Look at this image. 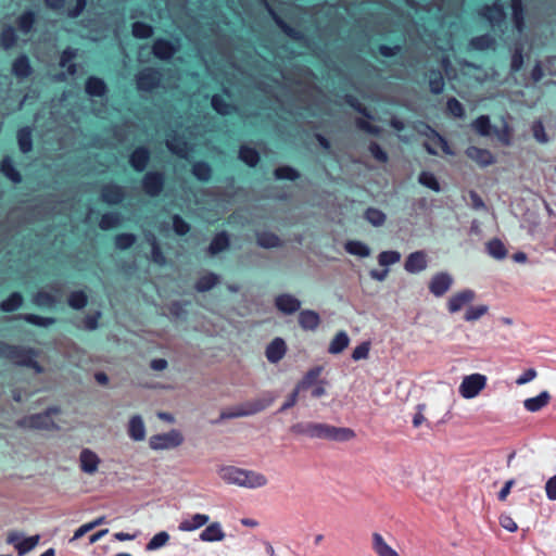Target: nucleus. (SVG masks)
Here are the masks:
<instances>
[{"mask_svg": "<svg viewBox=\"0 0 556 556\" xmlns=\"http://www.w3.org/2000/svg\"><path fill=\"white\" fill-rule=\"evenodd\" d=\"M290 431L295 435H303L308 439L327 440L331 442H349L356 434L348 427H336L326 422L300 421L290 427Z\"/></svg>", "mask_w": 556, "mask_h": 556, "instance_id": "nucleus-1", "label": "nucleus"}, {"mask_svg": "<svg viewBox=\"0 0 556 556\" xmlns=\"http://www.w3.org/2000/svg\"><path fill=\"white\" fill-rule=\"evenodd\" d=\"M59 414V408L50 407L42 413L25 416L18 421V426L25 429L56 430L58 426L52 419Z\"/></svg>", "mask_w": 556, "mask_h": 556, "instance_id": "nucleus-2", "label": "nucleus"}, {"mask_svg": "<svg viewBox=\"0 0 556 556\" xmlns=\"http://www.w3.org/2000/svg\"><path fill=\"white\" fill-rule=\"evenodd\" d=\"M486 386V377L481 374L465 376L458 388L462 397L469 400L476 397Z\"/></svg>", "mask_w": 556, "mask_h": 556, "instance_id": "nucleus-3", "label": "nucleus"}, {"mask_svg": "<svg viewBox=\"0 0 556 556\" xmlns=\"http://www.w3.org/2000/svg\"><path fill=\"white\" fill-rule=\"evenodd\" d=\"M37 353L33 349L12 345L11 353L8 359L14 364L35 369L36 372H41V366L36 362Z\"/></svg>", "mask_w": 556, "mask_h": 556, "instance_id": "nucleus-4", "label": "nucleus"}, {"mask_svg": "<svg viewBox=\"0 0 556 556\" xmlns=\"http://www.w3.org/2000/svg\"><path fill=\"white\" fill-rule=\"evenodd\" d=\"M184 441L178 430H170L166 433L155 434L149 439V445L152 450H169L179 446Z\"/></svg>", "mask_w": 556, "mask_h": 556, "instance_id": "nucleus-5", "label": "nucleus"}, {"mask_svg": "<svg viewBox=\"0 0 556 556\" xmlns=\"http://www.w3.org/2000/svg\"><path fill=\"white\" fill-rule=\"evenodd\" d=\"M39 540L40 536L38 534L25 538L23 533L17 531H11L7 536V543L12 544L20 556H23L34 549Z\"/></svg>", "mask_w": 556, "mask_h": 556, "instance_id": "nucleus-6", "label": "nucleus"}, {"mask_svg": "<svg viewBox=\"0 0 556 556\" xmlns=\"http://www.w3.org/2000/svg\"><path fill=\"white\" fill-rule=\"evenodd\" d=\"M454 278L447 271L434 274L429 281V291L437 298L443 296L453 286Z\"/></svg>", "mask_w": 556, "mask_h": 556, "instance_id": "nucleus-7", "label": "nucleus"}, {"mask_svg": "<svg viewBox=\"0 0 556 556\" xmlns=\"http://www.w3.org/2000/svg\"><path fill=\"white\" fill-rule=\"evenodd\" d=\"M276 400V395L271 392H267L257 399L245 402L240 406L243 410L244 416L257 414L268 406H270Z\"/></svg>", "mask_w": 556, "mask_h": 556, "instance_id": "nucleus-8", "label": "nucleus"}, {"mask_svg": "<svg viewBox=\"0 0 556 556\" xmlns=\"http://www.w3.org/2000/svg\"><path fill=\"white\" fill-rule=\"evenodd\" d=\"M275 307L285 315H292L301 308V301L291 293H281L275 298Z\"/></svg>", "mask_w": 556, "mask_h": 556, "instance_id": "nucleus-9", "label": "nucleus"}, {"mask_svg": "<svg viewBox=\"0 0 556 556\" xmlns=\"http://www.w3.org/2000/svg\"><path fill=\"white\" fill-rule=\"evenodd\" d=\"M476 298V293L471 289H464L453 294L447 301L448 312L454 314L459 312L467 304L472 302Z\"/></svg>", "mask_w": 556, "mask_h": 556, "instance_id": "nucleus-10", "label": "nucleus"}, {"mask_svg": "<svg viewBox=\"0 0 556 556\" xmlns=\"http://www.w3.org/2000/svg\"><path fill=\"white\" fill-rule=\"evenodd\" d=\"M161 75L156 70L144 68L137 75L139 90L150 91L160 83Z\"/></svg>", "mask_w": 556, "mask_h": 556, "instance_id": "nucleus-11", "label": "nucleus"}, {"mask_svg": "<svg viewBox=\"0 0 556 556\" xmlns=\"http://www.w3.org/2000/svg\"><path fill=\"white\" fill-rule=\"evenodd\" d=\"M210 520V517L205 514H193L189 515L181 519L178 525V530L181 532H193L203 526H205Z\"/></svg>", "mask_w": 556, "mask_h": 556, "instance_id": "nucleus-12", "label": "nucleus"}, {"mask_svg": "<svg viewBox=\"0 0 556 556\" xmlns=\"http://www.w3.org/2000/svg\"><path fill=\"white\" fill-rule=\"evenodd\" d=\"M267 483L268 479L262 472L244 469L240 488L260 489L266 486Z\"/></svg>", "mask_w": 556, "mask_h": 556, "instance_id": "nucleus-13", "label": "nucleus"}, {"mask_svg": "<svg viewBox=\"0 0 556 556\" xmlns=\"http://www.w3.org/2000/svg\"><path fill=\"white\" fill-rule=\"evenodd\" d=\"M407 273L417 274L427 268V255L424 251L410 253L404 264Z\"/></svg>", "mask_w": 556, "mask_h": 556, "instance_id": "nucleus-14", "label": "nucleus"}, {"mask_svg": "<svg viewBox=\"0 0 556 556\" xmlns=\"http://www.w3.org/2000/svg\"><path fill=\"white\" fill-rule=\"evenodd\" d=\"M80 469L88 473L93 475L99 467L100 458L98 455L89 448H85L79 455Z\"/></svg>", "mask_w": 556, "mask_h": 556, "instance_id": "nucleus-15", "label": "nucleus"}, {"mask_svg": "<svg viewBox=\"0 0 556 556\" xmlns=\"http://www.w3.org/2000/svg\"><path fill=\"white\" fill-rule=\"evenodd\" d=\"M243 470H244L243 468L228 465V466H222L217 472H218L219 478L224 482H226L228 484H233V485L240 486L241 481H242Z\"/></svg>", "mask_w": 556, "mask_h": 556, "instance_id": "nucleus-16", "label": "nucleus"}, {"mask_svg": "<svg viewBox=\"0 0 556 556\" xmlns=\"http://www.w3.org/2000/svg\"><path fill=\"white\" fill-rule=\"evenodd\" d=\"M127 434L131 440L137 442L146 439V426L140 415H135L129 419Z\"/></svg>", "mask_w": 556, "mask_h": 556, "instance_id": "nucleus-17", "label": "nucleus"}, {"mask_svg": "<svg viewBox=\"0 0 556 556\" xmlns=\"http://www.w3.org/2000/svg\"><path fill=\"white\" fill-rule=\"evenodd\" d=\"M226 534L219 522L214 521L202 530L200 533V540L206 543L220 542L225 539Z\"/></svg>", "mask_w": 556, "mask_h": 556, "instance_id": "nucleus-18", "label": "nucleus"}, {"mask_svg": "<svg viewBox=\"0 0 556 556\" xmlns=\"http://www.w3.org/2000/svg\"><path fill=\"white\" fill-rule=\"evenodd\" d=\"M163 188V176L157 173H148L143 178L144 191L154 197L157 195Z\"/></svg>", "mask_w": 556, "mask_h": 556, "instance_id": "nucleus-19", "label": "nucleus"}, {"mask_svg": "<svg viewBox=\"0 0 556 556\" xmlns=\"http://www.w3.org/2000/svg\"><path fill=\"white\" fill-rule=\"evenodd\" d=\"M299 325L304 330L314 331L320 324L319 315L312 309H304L299 314Z\"/></svg>", "mask_w": 556, "mask_h": 556, "instance_id": "nucleus-20", "label": "nucleus"}, {"mask_svg": "<svg viewBox=\"0 0 556 556\" xmlns=\"http://www.w3.org/2000/svg\"><path fill=\"white\" fill-rule=\"evenodd\" d=\"M466 155L469 159L477 162L478 164H480L481 166H488L494 162V157L489 150L477 148V147L467 148Z\"/></svg>", "mask_w": 556, "mask_h": 556, "instance_id": "nucleus-21", "label": "nucleus"}, {"mask_svg": "<svg viewBox=\"0 0 556 556\" xmlns=\"http://www.w3.org/2000/svg\"><path fill=\"white\" fill-rule=\"evenodd\" d=\"M286 354L285 341L280 338L274 339L266 349V357L270 363L279 362Z\"/></svg>", "mask_w": 556, "mask_h": 556, "instance_id": "nucleus-22", "label": "nucleus"}, {"mask_svg": "<svg viewBox=\"0 0 556 556\" xmlns=\"http://www.w3.org/2000/svg\"><path fill=\"white\" fill-rule=\"evenodd\" d=\"M482 16H484L493 27L500 26V24L505 18V13L502 5L494 3L492 7H484L482 12Z\"/></svg>", "mask_w": 556, "mask_h": 556, "instance_id": "nucleus-23", "label": "nucleus"}, {"mask_svg": "<svg viewBox=\"0 0 556 556\" xmlns=\"http://www.w3.org/2000/svg\"><path fill=\"white\" fill-rule=\"evenodd\" d=\"M372 549L378 556H400L382 538L380 533H372Z\"/></svg>", "mask_w": 556, "mask_h": 556, "instance_id": "nucleus-24", "label": "nucleus"}, {"mask_svg": "<svg viewBox=\"0 0 556 556\" xmlns=\"http://www.w3.org/2000/svg\"><path fill=\"white\" fill-rule=\"evenodd\" d=\"M255 237L257 244L264 249L279 248L282 245L281 239L270 231H257Z\"/></svg>", "mask_w": 556, "mask_h": 556, "instance_id": "nucleus-25", "label": "nucleus"}, {"mask_svg": "<svg viewBox=\"0 0 556 556\" xmlns=\"http://www.w3.org/2000/svg\"><path fill=\"white\" fill-rule=\"evenodd\" d=\"M167 148L180 157H188L190 148L186 140L177 136H170L166 140Z\"/></svg>", "mask_w": 556, "mask_h": 556, "instance_id": "nucleus-26", "label": "nucleus"}, {"mask_svg": "<svg viewBox=\"0 0 556 556\" xmlns=\"http://www.w3.org/2000/svg\"><path fill=\"white\" fill-rule=\"evenodd\" d=\"M549 400V393L547 391H543L535 397L527 399L523 402V406L528 412L534 413L545 407L548 404Z\"/></svg>", "mask_w": 556, "mask_h": 556, "instance_id": "nucleus-27", "label": "nucleus"}, {"mask_svg": "<svg viewBox=\"0 0 556 556\" xmlns=\"http://www.w3.org/2000/svg\"><path fill=\"white\" fill-rule=\"evenodd\" d=\"M175 52L176 48L167 40L157 39L153 45V53L162 60L172 58Z\"/></svg>", "mask_w": 556, "mask_h": 556, "instance_id": "nucleus-28", "label": "nucleus"}, {"mask_svg": "<svg viewBox=\"0 0 556 556\" xmlns=\"http://www.w3.org/2000/svg\"><path fill=\"white\" fill-rule=\"evenodd\" d=\"M31 66L26 55L17 58L12 65V72L17 78H26L31 74Z\"/></svg>", "mask_w": 556, "mask_h": 556, "instance_id": "nucleus-29", "label": "nucleus"}, {"mask_svg": "<svg viewBox=\"0 0 556 556\" xmlns=\"http://www.w3.org/2000/svg\"><path fill=\"white\" fill-rule=\"evenodd\" d=\"M102 200L109 204H116L123 199V190L115 185L104 186L101 193Z\"/></svg>", "mask_w": 556, "mask_h": 556, "instance_id": "nucleus-30", "label": "nucleus"}, {"mask_svg": "<svg viewBox=\"0 0 556 556\" xmlns=\"http://www.w3.org/2000/svg\"><path fill=\"white\" fill-rule=\"evenodd\" d=\"M219 280L220 278L218 275L214 273H206L198 279L195 290L199 292L210 291L219 282Z\"/></svg>", "mask_w": 556, "mask_h": 556, "instance_id": "nucleus-31", "label": "nucleus"}, {"mask_svg": "<svg viewBox=\"0 0 556 556\" xmlns=\"http://www.w3.org/2000/svg\"><path fill=\"white\" fill-rule=\"evenodd\" d=\"M228 247H229V237L225 231H222L213 238V240L208 247V253L211 255H216V254L225 251L226 249H228Z\"/></svg>", "mask_w": 556, "mask_h": 556, "instance_id": "nucleus-32", "label": "nucleus"}, {"mask_svg": "<svg viewBox=\"0 0 556 556\" xmlns=\"http://www.w3.org/2000/svg\"><path fill=\"white\" fill-rule=\"evenodd\" d=\"M350 343V338L345 331L338 332L331 340L328 352L330 354L341 353Z\"/></svg>", "mask_w": 556, "mask_h": 556, "instance_id": "nucleus-33", "label": "nucleus"}, {"mask_svg": "<svg viewBox=\"0 0 556 556\" xmlns=\"http://www.w3.org/2000/svg\"><path fill=\"white\" fill-rule=\"evenodd\" d=\"M149 161V152L144 148L136 149L130 156V164L136 170H143Z\"/></svg>", "mask_w": 556, "mask_h": 556, "instance_id": "nucleus-34", "label": "nucleus"}, {"mask_svg": "<svg viewBox=\"0 0 556 556\" xmlns=\"http://www.w3.org/2000/svg\"><path fill=\"white\" fill-rule=\"evenodd\" d=\"M348 253L359 257H367L370 255V248L362 241L351 240L344 244Z\"/></svg>", "mask_w": 556, "mask_h": 556, "instance_id": "nucleus-35", "label": "nucleus"}, {"mask_svg": "<svg viewBox=\"0 0 556 556\" xmlns=\"http://www.w3.org/2000/svg\"><path fill=\"white\" fill-rule=\"evenodd\" d=\"M486 252L496 260H503L507 255V250L500 239H492L486 243Z\"/></svg>", "mask_w": 556, "mask_h": 556, "instance_id": "nucleus-36", "label": "nucleus"}, {"mask_svg": "<svg viewBox=\"0 0 556 556\" xmlns=\"http://www.w3.org/2000/svg\"><path fill=\"white\" fill-rule=\"evenodd\" d=\"M510 7L515 27L519 33H521L525 26L522 2L521 0H511Z\"/></svg>", "mask_w": 556, "mask_h": 556, "instance_id": "nucleus-37", "label": "nucleus"}, {"mask_svg": "<svg viewBox=\"0 0 556 556\" xmlns=\"http://www.w3.org/2000/svg\"><path fill=\"white\" fill-rule=\"evenodd\" d=\"M86 92L92 97H100L105 92V84L103 80L90 77L86 84Z\"/></svg>", "mask_w": 556, "mask_h": 556, "instance_id": "nucleus-38", "label": "nucleus"}, {"mask_svg": "<svg viewBox=\"0 0 556 556\" xmlns=\"http://www.w3.org/2000/svg\"><path fill=\"white\" fill-rule=\"evenodd\" d=\"M35 13L34 12H30V11H27L25 13H23L18 18H17V27H18V30L22 33V34H28L31 29H33V26H34V23H35Z\"/></svg>", "mask_w": 556, "mask_h": 556, "instance_id": "nucleus-39", "label": "nucleus"}, {"mask_svg": "<svg viewBox=\"0 0 556 556\" xmlns=\"http://www.w3.org/2000/svg\"><path fill=\"white\" fill-rule=\"evenodd\" d=\"M23 303V296L18 292H13L7 300L0 304L3 312H14Z\"/></svg>", "mask_w": 556, "mask_h": 556, "instance_id": "nucleus-40", "label": "nucleus"}, {"mask_svg": "<svg viewBox=\"0 0 556 556\" xmlns=\"http://www.w3.org/2000/svg\"><path fill=\"white\" fill-rule=\"evenodd\" d=\"M17 141L20 150L23 153L29 152L33 147L30 129L27 127L20 129L17 132Z\"/></svg>", "mask_w": 556, "mask_h": 556, "instance_id": "nucleus-41", "label": "nucleus"}, {"mask_svg": "<svg viewBox=\"0 0 556 556\" xmlns=\"http://www.w3.org/2000/svg\"><path fill=\"white\" fill-rule=\"evenodd\" d=\"M319 375V367L311 369L295 388H298L300 391L311 389L313 386H315V382L318 379Z\"/></svg>", "mask_w": 556, "mask_h": 556, "instance_id": "nucleus-42", "label": "nucleus"}, {"mask_svg": "<svg viewBox=\"0 0 556 556\" xmlns=\"http://www.w3.org/2000/svg\"><path fill=\"white\" fill-rule=\"evenodd\" d=\"M533 138L541 144L549 142V137L545 131V127L541 121H534L531 125Z\"/></svg>", "mask_w": 556, "mask_h": 556, "instance_id": "nucleus-43", "label": "nucleus"}, {"mask_svg": "<svg viewBox=\"0 0 556 556\" xmlns=\"http://www.w3.org/2000/svg\"><path fill=\"white\" fill-rule=\"evenodd\" d=\"M18 317L38 327H49L53 325L55 321V319L52 317H41L34 314H23L20 315Z\"/></svg>", "mask_w": 556, "mask_h": 556, "instance_id": "nucleus-44", "label": "nucleus"}, {"mask_svg": "<svg viewBox=\"0 0 556 556\" xmlns=\"http://www.w3.org/2000/svg\"><path fill=\"white\" fill-rule=\"evenodd\" d=\"M418 182L435 192L441 190L437 177L430 172H421L418 177Z\"/></svg>", "mask_w": 556, "mask_h": 556, "instance_id": "nucleus-45", "label": "nucleus"}, {"mask_svg": "<svg viewBox=\"0 0 556 556\" xmlns=\"http://www.w3.org/2000/svg\"><path fill=\"white\" fill-rule=\"evenodd\" d=\"M1 172L13 182L21 181L20 173L14 168L13 163L9 157L2 160Z\"/></svg>", "mask_w": 556, "mask_h": 556, "instance_id": "nucleus-46", "label": "nucleus"}, {"mask_svg": "<svg viewBox=\"0 0 556 556\" xmlns=\"http://www.w3.org/2000/svg\"><path fill=\"white\" fill-rule=\"evenodd\" d=\"M488 311H489V307L484 304L477 305V306H469L466 309L464 318L466 321H476L479 318H481L482 316H484L488 313Z\"/></svg>", "mask_w": 556, "mask_h": 556, "instance_id": "nucleus-47", "label": "nucleus"}, {"mask_svg": "<svg viewBox=\"0 0 556 556\" xmlns=\"http://www.w3.org/2000/svg\"><path fill=\"white\" fill-rule=\"evenodd\" d=\"M365 218L372 225V226H376V227H379V226H382L386 222V214L378 210V208H374V207H369L367 208L366 213H365Z\"/></svg>", "mask_w": 556, "mask_h": 556, "instance_id": "nucleus-48", "label": "nucleus"}, {"mask_svg": "<svg viewBox=\"0 0 556 556\" xmlns=\"http://www.w3.org/2000/svg\"><path fill=\"white\" fill-rule=\"evenodd\" d=\"M400 260L401 253L397 251H383L378 255V263L383 267L396 264Z\"/></svg>", "mask_w": 556, "mask_h": 556, "instance_id": "nucleus-49", "label": "nucleus"}, {"mask_svg": "<svg viewBox=\"0 0 556 556\" xmlns=\"http://www.w3.org/2000/svg\"><path fill=\"white\" fill-rule=\"evenodd\" d=\"M472 127L481 136H489L492 129L490 118L486 115L479 116L472 123Z\"/></svg>", "mask_w": 556, "mask_h": 556, "instance_id": "nucleus-50", "label": "nucleus"}, {"mask_svg": "<svg viewBox=\"0 0 556 556\" xmlns=\"http://www.w3.org/2000/svg\"><path fill=\"white\" fill-rule=\"evenodd\" d=\"M169 540V535L165 531L156 533L146 545L147 551H155L163 547Z\"/></svg>", "mask_w": 556, "mask_h": 556, "instance_id": "nucleus-51", "label": "nucleus"}, {"mask_svg": "<svg viewBox=\"0 0 556 556\" xmlns=\"http://www.w3.org/2000/svg\"><path fill=\"white\" fill-rule=\"evenodd\" d=\"M15 41H16V35H15L14 28L12 26H5L2 29V33L0 36L1 46L4 49H10L11 47L14 46Z\"/></svg>", "mask_w": 556, "mask_h": 556, "instance_id": "nucleus-52", "label": "nucleus"}, {"mask_svg": "<svg viewBox=\"0 0 556 556\" xmlns=\"http://www.w3.org/2000/svg\"><path fill=\"white\" fill-rule=\"evenodd\" d=\"M212 106L216 112H218L222 115H227L232 111V106L226 102L224 96H214L212 98Z\"/></svg>", "mask_w": 556, "mask_h": 556, "instance_id": "nucleus-53", "label": "nucleus"}, {"mask_svg": "<svg viewBox=\"0 0 556 556\" xmlns=\"http://www.w3.org/2000/svg\"><path fill=\"white\" fill-rule=\"evenodd\" d=\"M239 157L249 166H254L258 162L257 152L249 147H241Z\"/></svg>", "mask_w": 556, "mask_h": 556, "instance_id": "nucleus-54", "label": "nucleus"}, {"mask_svg": "<svg viewBox=\"0 0 556 556\" xmlns=\"http://www.w3.org/2000/svg\"><path fill=\"white\" fill-rule=\"evenodd\" d=\"M153 29L150 25L142 22H135L132 24V35L136 38L144 39L151 37Z\"/></svg>", "mask_w": 556, "mask_h": 556, "instance_id": "nucleus-55", "label": "nucleus"}, {"mask_svg": "<svg viewBox=\"0 0 556 556\" xmlns=\"http://www.w3.org/2000/svg\"><path fill=\"white\" fill-rule=\"evenodd\" d=\"M119 222H121V217L118 214L108 213L101 217L99 226L101 229L108 230V229L116 227L119 224Z\"/></svg>", "mask_w": 556, "mask_h": 556, "instance_id": "nucleus-56", "label": "nucleus"}, {"mask_svg": "<svg viewBox=\"0 0 556 556\" xmlns=\"http://www.w3.org/2000/svg\"><path fill=\"white\" fill-rule=\"evenodd\" d=\"M68 304L75 309H80L87 304V296L83 291H75L70 295Z\"/></svg>", "mask_w": 556, "mask_h": 556, "instance_id": "nucleus-57", "label": "nucleus"}, {"mask_svg": "<svg viewBox=\"0 0 556 556\" xmlns=\"http://www.w3.org/2000/svg\"><path fill=\"white\" fill-rule=\"evenodd\" d=\"M193 175L200 180H207L211 177V167L203 162L195 163L192 167Z\"/></svg>", "mask_w": 556, "mask_h": 556, "instance_id": "nucleus-58", "label": "nucleus"}, {"mask_svg": "<svg viewBox=\"0 0 556 556\" xmlns=\"http://www.w3.org/2000/svg\"><path fill=\"white\" fill-rule=\"evenodd\" d=\"M55 302V298L46 291H39L34 296V303L38 306H52Z\"/></svg>", "mask_w": 556, "mask_h": 556, "instance_id": "nucleus-59", "label": "nucleus"}, {"mask_svg": "<svg viewBox=\"0 0 556 556\" xmlns=\"http://www.w3.org/2000/svg\"><path fill=\"white\" fill-rule=\"evenodd\" d=\"M136 241V236L131 233H121L115 238V244L119 250L130 248Z\"/></svg>", "mask_w": 556, "mask_h": 556, "instance_id": "nucleus-60", "label": "nucleus"}, {"mask_svg": "<svg viewBox=\"0 0 556 556\" xmlns=\"http://www.w3.org/2000/svg\"><path fill=\"white\" fill-rule=\"evenodd\" d=\"M431 92L439 94L444 89V80L440 73H432L429 79Z\"/></svg>", "mask_w": 556, "mask_h": 556, "instance_id": "nucleus-61", "label": "nucleus"}, {"mask_svg": "<svg viewBox=\"0 0 556 556\" xmlns=\"http://www.w3.org/2000/svg\"><path fill=\"white\" fill-rule=\"evenodd\" d=\"M492 43L493 39L488 35L472 38L470 41L471 47L478 50L488 49Z\"/></svg>", "mask_w": 556, "mask_h": 556, "instance_id": "nucleus-62", "label": "nucleus"}, {"mask_svg": "<svg viewBox=\"0 0 556 556\" xmlns=\"http://www.w3.org/2000/svg\"><path fill=\"white\" fill-rule=\"evenodd\" d=\"M447 110L455 117H463L464 116V106L455 98H451L447 101Z\"/></svg>", "mask_w": 556, "mask_h": 556, "instance_id": "nucleus-63", "label": "nucleus"}, {"mask_svg": "<svg viewBox=\"0 0 556 556\" xmlns=\"http://www.w3.org/2000/svg\"><path fill=\"white\" fill-rule=\"evenodd\" d=\"M545 492L549 501H556V475L546 481Z\"/></svg>", "mask_w": 556, "mask_h": 556, "instance_id": "nucleus-64", "label": "nucleus"}]
</instances>
